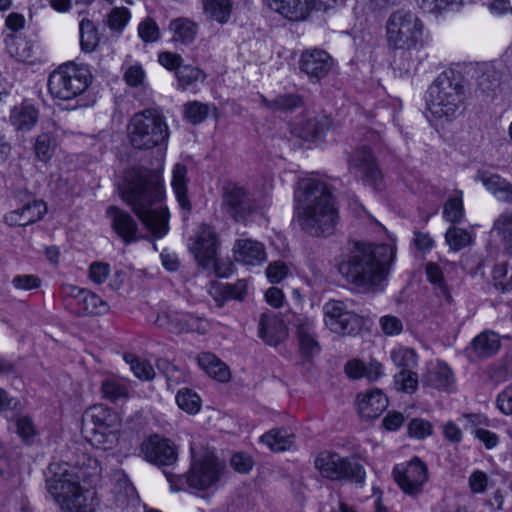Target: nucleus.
Listing matches in <instances>:
<instances>
[{"mask_svg":"<svg viewBox=\"0 0 512 512\" xmlns=\"http://www.w3.org/2000/svg\"><path fill=\"white\" fill-rule=\"evenodd\" d=\"M119 193L154 237L162 238L167 234L169 211L162 204L165 193L158 172L143 166L127 170L119 186Z\"/></svg>","mask_w":512,"mask_h":512,"instance_id":"obj_1","label":"nucleus"},{"mask_svg":"<svg viewBox=\"0 0 512 512\" xmlns=\"http://www.w3.org/2000/svg\"><path fill=\"white\" fill-rule=\"evenodd\" d=\"M298 221L301 228L312 236H328L335 229L338 210L331 187L315 178L297 182L294 191Z\"/></svg>","mask_w":512,"mask_h":512,"instance_id":"obj_2","label":"nucleus"},{"mask_svg":"<svg viewBox=\"0 0 512 512\" xmlns=\"http://www.w3.org/2000/svg\"><path fill=\"white\" fill-rule=\"evenodd\" d=\"M339 272L357 288L372 290L384 280V245L355 241Z\"/></svg>","mask_w":512,"mask_h":512,"instance_id":"obj_3","label":"nucleus"},{"mask_svg":"<svg viewBox=\"0 0 512 512\" xmlns=\"http://www.w3.org/2000/svg\"><path fill=\"white\" fill-rule=\"evenodd\" d=\"M51 475L46 478V489L62 512H94L95 492L80 485L79 474L51 464Z\"/></svg>","mask_w":512,"mask_h":512,"instance_id":"obj_4","label":"nucleus"},{"mask_svg":"<svg viewBox=\"0 0 512 512\" xmlns=\"http://www.w3.org/2000/svg\"><path fill=\"white\" fill-rule=\"evenodd\" d=\"M464 103L462 80L453 72L441 73L429 88L427 108L438 119L451 120L460 114Z\"/></svg>","mask_w":512,"mask_h":512,"instance_id":"obj_5","label":"nucleus"},{"mask_svg":"<svg viewBox=\"0 0 512 512\" xmlns=\"http://www.w3.org/2000/svg\"><path fill=\"white\" fill-rule=\"evenodd\" d=\"M120 426L118 414L102 404L91 406L83 414L82 431L98 449L109 450L117 445Z\"/></svg>","mask_w":512,"mask_h":512,"instance_id":"obj_6","label":"nucleus"},{"mask_svg":"<svg viewBox=\"0 0 512 512\" xmlns=\"http://www.w3.org/2000/svg\"><path fill=\"white\" fill-rule=\"evenodd\" d=\"M424 24L413 12L398 9L386 21V46L405 55L423 42Z\"/></svg>","mask_w":512,"mask_h":512,"instance_id":"obj_7","label":"nucleus"},{"mask_svg":"<svg viewBox=\"0 0 512 512\" xmlns=\"http://www.w3.org/2000/svg\"><path fill=\"white\" fill-rule=\"evenodd\" d=\"M127 129L129 140L137 149H152L165 144L169 138L166 119L154 108L134 114Z\"/></svg>","mask_w":512,"mask_h":512,"instance_id":"obj_8","label":"nucleus"},{"mask_svg":"<svg viewBox=\"0 0 512 512\" xmlns=\"http://www.w3.org/2000/svg\"><path fill=\"white\" fill-rule=\"evenodd\" d=\"M91 82L92 74L88 66L68 62L49 75L47 86L52 97L71 100L85 92Z\"/></svg>","mask_w":512,"mask_h":512,"instance_id":"obj_9","label":"nucleus"},{"mask_svg":"<svg viewBox=\"0 0 512 512\" xmlns=\"http://www.w3.org/2000/svg\"><path fill=\"white\" fill-rule=\"evenodd\" d=\"M224 469L225 464L222 461L213 454L206 453L202 458L193 460L186 476L170 473H165V475L173 491H179L181 489L177 483L182 482L183 479H185L189 487L205 490L219 481Z\"/></svg>","mask_w":512,"mask_h":512,"instance_id":"obj_10","label":"nucleus"},{"mask_svg":"<svg viewBox=\"0 0 512 512\" xmlns=\"http://www.w3.org/2000/svg\"><path fill=\"white\" fill-rule=\"evenodd\" d=\"M320 474L330 480H347L362 484L365 479L363 467L353 458L341 457L337 453L322 452L315 459Z\"/></svg>","mask_w":512,"mask_h":512,"instance_id":"obj_11","label":"nucleus"},{"mask_svg":"<svg viewBox=\"0 0 512 512\" xmlns=\"http://www.w3.org/2000/svg\"><path fill=\"white\" fill-rule=\"evenodd\" d=\"M222 210L236 222H245L257 209L253 194L235 182H227L222 187Z\"/></svg>","mask_w":512,"mask_h":512,"instance_id":"obj_12","label":"nucleus"},{"mask_svg":"<svg viewBox=\"0 0 512 512\" xmlns=\"http://www.w3.org/2000/svg\"><path fill=\"white\" fill-rule=\"evenodd\" d=\"M218 246L219 241L215 230L207 224H201L189 249L200 266L205 269L214 267L218 276L225 277L226 274L220 270L216 261Z\"/></svg>","mask_w":512,"mask_h":512,"instance_id":"obj_13","label":"nucleus"},{"mask_svg":"<svg viewBox=\"0 0 512 512\" xmlns=\"http://www.w3.org/2000/svg\"><path fill=\"white\" fill-rule=\"evenodd\" d=\"M323 312L325 325L333 333L352 335L361 328V318L348 310L345 303L340 300L328 301L323 307Z\"/></svg>","mask_w":512,"mask_h":512,"instance_id":"obj_14","label":"nucleus"},{"mask_svg":"<svg viewBox=\"0 0 512 512\" xmlns=\"http://www.w3.org/2000/svg\"><path fill=\"white\" fill-rule=\"evenodd\" d=\"M392 475L405 494L416 495L422 491L428 480V469L422 460L414 457L409 462L397 464Z\"/></svg>","mask_w":512,"mask_h":512,"instance_id":"obj_15","label":"nucleus"},{"mask_svg":"<svg viewBox=\"0 0 512 512\" xmlns=\"http://www.w3.org/2000/svg\"><path fill=\"white\" fill-rule=\"evenodd\" d=\"M155 324L171 333L180 334L188 332L204 333L206 330L203 318L191 313L178 311L171 307L158 313Z\"/></svg>","mask_w":512,"mask_h":512,"instance_id":"obj_16","label":"nucleus"},{"mask_svg":"<svg viewBox=\"0 0 512 512\" xmlns=\"http://www.w3.org/2000/svg\"><path fill=\"white\" fill-rule=\"evenodd\" d=\"M349 170L359 175L366 185L381 190L382 171L371 151L362 147L353 151L348 158Z\"/></svg>","mask_w":512,"mask_h":512,"instance_id":"obj_17","label":"nucleus"},{"mask_svg":"<svg viewBox=\"0 0 512 512\" xmlns=\"http://www.w3.org/2000/svg\"><path fill=\"white\" fill-rule=\"evenodd\" d=\"M268 6L290 20H304L312 10H327L337 0H266Z\"/></svg>","mask_w":512,"mask_h":512,"instance_id":"obj_18","label":"nucleus"},{"mask_svg":"<svg viewBox=\"0 0 512 512\" xmlns=\"http://www.w3.org/2000/svg\"><path fill=\"white\" fill-rule=\"evenodd\" d=\"M142 452L149 462L157 466H170L178 457L176 446L158 435L151 436L142 444Z\"/></svg>","mask_w":512,"mask_h":512,"instance_id":"obj_19","label":"nucleus"},{"mask_svg":"<svg viewBox=\"0 0 512 512\" xmlns=\"http://www.w3.org/2000/svg\"><path fill=\"white\" fill-rule=\"evenodd\" d=\"M106 216L110 221V227L125 244H131L139 240L138 224L127 211L110 205L106 209Z\"/></svg>","mask_w":512,"mask_h":512,"instance_id":"obj_20","label":"nucleus"},{"mask_svg":"<svg viewBox=\"0 0 512 512\" xmlns=\"http://www.w3.org/2000/svg\"><path fill=\"white\" fill-rule=\"evenodd\" d=\"M333 66L331 56L324 50L313 49L301 55L300 68L311 81L326 77Z\"/></svg>","mask_w":512,"mask_h":512,"instance_id":"obj_21","label":"nucleus"},{"mask_svg":"<svg viewBox=\"0 0 512 512\" xmlns=\"http://www.w3.org/2000/svg\"><path fill=\"white\" fill-rule=\"evenodd\" d=\"M113 489L115 505L126 512H134L140 506V498L133 484L123 472H116L113 475Z\"/></svg>","mask_w":512,"mask_h":512,"instance_id":"obj_22","label":"nucleus"},{"mask_svg":"<svg viewBox=\"0 0 512 512\" xmlns=\"http://www.w3.org/2000/svg\"><path fill=\"white\" fill-rule=\"evenodd\" d=\"M456 379L452 369L444 362L429 364L422 374V384L438 391L451 392Z\"/></svg>","mask_w":512,"mask_h":512,"instance_id":"obj_23","label":"nucleus"},{"mask_svg":"<svg viewBox=\"0 0 512 512\" xmlns=\"http://www.w3.org/2000/svg\"><path fill=\"white\" fill-rule=\"evenodd\" d=\"M28 199L22 207L15 209L6 215V222L13 226H27L33 224L44 216L47 211L46 205L41 200H36L27 195Z\"/></svg>","mask_w":512,"mask_h":512,"instance_id":"obj_24","label":"nucleus"},{"mask_svg":"<svg viewBox=\"0 0 512 512\" xmlns=\"http://www.w3.org/2000/svg\"><path fill=\"white\" fill-rule=\"evenodd\" d=\"M259 337L270 346H277L287 338L284 321L275 314L263 313L259 320Z\"/></svg>","mask_w":512,"mask_h":512,"instance_id":"obj_25","label":"nucleus"},{"mask_svg":"<svg viewBox=\"0 0 512 512\" xmlns=\"http://www.w3.org/2000/svg\"><path fill=\"white\" fill-rule=\"evenodd\" d=\"M477 179L497 200L506 203L512 202V183L507 179L488 171L478 172Z\"/></svg>","mask_w":512,"mask_h":512,"instance_id":"obj_26","label":"nucleus"},{"mask_svg":"<svg viewBox=\"0 0 512 512\" xmlns=\"http://www.w3.org/2000/svg\"><path fill=\"white\" fill-rule=\"evenodd\" d=\"M358 412L363 419L374 420L384 412L383 392L373 389L357 396Z\"/></svg>","mask_w":512,"mask_h":512,"instance_id":"obj_27","label":"nucleus"},{"mask_svg":"<svg viewBox=\"0 0 512 512\" xmlns=\"http://www.w3.org/2000/svg\"><path fill=\"white\" fill-rule=\"evenodd\" d=\"M237 261L247 265H257L266 259L264 245L251 239H240L234 246Z\"/></svg>","mask_w":512,"mask_h":512,"instance_id":"obj_28","label":"nucleus"},{"mask_svg":"<svg viewBox=\"0 0 512 512\" xmlns=\"http://www.w3.org/2000/svg\"><path fill=\"white\" fill-rule=\"evenodd\" d=\"M331 121L326 116L309 117L297 122L294 133L307 141H313L322 136L330 127Z\"/></svg>","mask_w":512,"mask_h":512,"instance_id":"obj_29","label":"nucleus"},{"mask_svg":"<svg viewBox=\"0 0 512 512\" xmlns=\"http://www.w3.org/2000/svg\"><path fill=\"white\" fill-rule=\"evenodd\" d=\"M39 111L31 103L26 101L15 106L10 113V121L12 125L21 131L31 130L38 122Z\"/></svg>","mask_w":512,"mask_h":512,"instance_id":"obj_30","label":"nucleus"},{"mask_svg":"<svg viewBox=\"0 0 512 512\" xmlns=\"http://www.w3.org/2000/svg\"><path fill=\"white\" fill-rule=\"evenodd\" d=\"M206 19L220 25L227 24L232 16L233 0H201Z\"/></svg>","mask_w":512,"mask_h":512,"instance_id":"obj_31","label":"nucleus"},{"mask_svg":"<svg viewBox=\"0 0 512 512\" xmlns=\"http://www.w3.org/2000/svg\"><path fill=\"white\" fill-rule=\"evenodd\" d=\"M197 363L208 376L219 382H227L230 379L228 366L212 353H200L197 356Z\"/></svg>","mask_w":512,"mask_h":512,"instance_id":"obj_32","label":"nucleus"},{"mask_svg":"<svg viewBox=\"0 0 512 512\" xmlns=\"http://www.w3.org/2000/svg\"><path fill=\"white\" fill-rule=\"evenodd\" d=\"M382 364L376 360H371L368 365L358 359H353L345 364V373L349 378L359 379L367 378L369 381L376 380L381 375Z\"/></svg>","mask_w":512,"mask_h":512,"instance_id":"obj_33","label":"nucleus"},{"mask_svg":"<svg viewBox=\"0 0 512 512\" xmlns=\"http://www.w3.org/2000/svg\"><path fill=\"white\" fill-rule=\"evenodd\" d=\"M188 181L186 166L181 163H177L172 170L171 184L179 205L187 212L191 210V204L187 196Z\"/></svg>","mask_w":512,"mask_h":512,"instance_id":"obj_34","label":"nucleus"},{"mask_svg":"<svg viewBox=\"0 0 512 512\" xmlns=\"http://www.w3.org/2000/svg\"><path fill=\"white\" fill-rule=\"evenodd\" d=\"M261 442L272 451L282 452L290 450L295 443V436L286 429H272L261 436Z\"/></svg>","mask_w":512,"mask_h":512,"instance_id":"obj_35","label":"nucleus"},{"mask_svg":"<svg viewBox=\"0 0 512 512\" xmlns=\"http://www.w3.org/2000/svg\"><path fill=\"white\" fill-rule=\"evenodd\" d=\"M261 104L274 112H292L303 105V99L298 94H282L270 100L260 96Z\"/></svg>","mask_w":512,"mask_h":512,"instance_id":"obj_36","label":"nucleus"},{"mask_svg":"<svg viewBox=\"0 0 512 512\" xmlns=\"http://www.w3.org/2000/svg\"><path fill=\"white\" fill-rule=\"evenodd\" d=\"M109 308L106 301L101 299L97 294L86 290L79 305L75 308V313L79 316L103 315L109 311Z\"/></svg>","mask_w":512,"mask_h":512,"instance_id":"obj_37","label":"nucleus"},{"mask_svg":"<svg viewBox=\"0 0 512 512\" xmlns=\"http://www.w3.org/2000/svg\"><path fill=\"white\" fill-rule=\"evenodd\" d=\"M472 346L479 357L487 358L498 352L500 338L496 333L486 331L474 338Z\"/></svg>","mask_w":512,"mask_h":512,"instance_id":"obj_38","label":"nucleus"},{"mask_svg":"<svg viewBox=\"0 0 512 512\" xmlns=\"http://www.w3.org/2000/svg\"><path fill=\"white\" fill-rule=\"evenodd\" d=\"M169 28L173 31V41L175 42L190 44L196 37L197 25L188 19L173 20Z\"/></svg>","mask_w":512,"mask_h":512,"instance_id":"obj_39","label":"nucleus"},{"mask_svg":"<svg viewBox=\"0 0 512 512\" xmlns=\"http://www.w3.org/2000/svg\"><path fill=\"white\" fill-rule=\"evenodd\" d=\"M57 147L56 137L51 132H42L34 142V153L37 160L47 163Z\"/></svg>","mask_w":512,"mask_h":512,"instance_id":"obj_40","label":"nucleus"},{"mask_svg":"<svg viewBox=\"0 0 512 512\" xmlns=\"http://www.w3.org/2000/svg\"><path fill=\"white\" fill-rule=\"evenodd\" d=\"M80 45L84 52H92L99 43V34L94 23L89 19H83L79 25Z\"/></svg>","mask_w":512,"mask_h":512,"instance_id":"obj_41","label":"nucleus"},{"mask_svg":"<svg viewBox=\"0 0 512 512\" xmlns=\"http://www.w3.org/2000/svg\"><path fill=\"white\" fill-rule=\"evenodd\" d=\"M393 385L397 391L413 394L418 389V374L411 369L400 370L393 377Z\"/></svg>","mask_w":512,"mask_h":512,"instance_id":"obj_42","label":"nucleus"},{"mask_svg":"<svg viewBox=\"0 0 512 512\" xmlns=\"http://www.w3.org/2000/svg\"><path fill=\"white\" fill-rule=\"evenodd\" d=\"M101 392L103 398L113 403L122 399H127L129 396L127 386L113 378H107L102 382Z\"/></svg>","mask_w":512,"mask_h":512,"instance_id":"obj_43","label":"nucleus"},{"mask_svg":"<svg viewBox=\"0 0 512 512\" xmlns=\"http://www.w3.org/2000/svg\"><path fill=\"white\" fill-rule=\"evenodd\" d=\"M391 361L400 370L412 369L418 363V356L414 349L398 347L391 351Z\"/></svg>","mask_w":512,"mask_h":512,"instance_id":"obj_44","label":"nucleus"},{"mask_svg":"<svg viewBox=\"0 0 512 512\" xmlns=\"http://www.w3.org/2000/svg\"><path fill=\"white\" fill-rule=\"evenodd\" d=\"M444 218L449 222H458L464 215L462 192L454 191L446 201L443 209Z\"/></svg>","mask_w":512,"mask_h":512,"instance_id":"obj_45","label":"nucleus"},{"mask_svg":"<svg viewBox=\"0 0 512 512\" xmlns=\"http://www.w3.org/2000/svg\"><path fill=\"white\" fill-rule=\"evenodd\" d=\"M176 402L180 409L189 414H196L201 408L200 397L188 388H183L178 391Z\"/></svg>","mask_w":512,"mask_h":512,"instance_id":"obj_46","label":"nucleus"},{"mask_svg":"<svg viewBox=\"0 0 512 512\" xmlns=\"http://www.w3.org/2000/svg\"><path fill=\"white\" fill-rule=\"evenodd\" d=\"M445 240L453 251H459L472 243V236L462 228L451 227L445 234Z\"/></svg>","mask_w":512,"mask_h":512,"instance_id":"obj_47","label":"nucleus"},{"mask_svg":"<svg viewBox=\"0 0 512 512\" xmlns=\"http://www.w3.org/2000/svg\"><path fill=\"white\" fill-rule=\"evenodd\" d=\"M184 116L193 125L202 123L210 112L208 104L199 101H189L184 105Z\"/></svg>","mask_w":512,"mask_h":512,"instance_id":"obj_48","label":"nucleus"},{"mask_svg":"<svg viewBox=\"0 0 512 512\" xmlns=\"http://www.w3.org/2000/svg\"><path fill=\"white\" fill-rule=\"evenodd\" d=\"M124 360L130 365L134 375L142 380H151L155 376L152 365L146 361L137 358L132 354L124 355Z\"/></svg>","mask_w":512,"mask_h":512,"instance_id":"obj_49","label":"nucleus"},{"mask_svg":"<svg viewBox=\"0 0 512 512\" xmlns=\"http://www.w3.org/2000/svg\"><path fill=\"white\" fill-rule=\"evenodd\" d=\"M490 380L501 383L512 377V357H506L491 365L488 369Z\"/></svg>","mask_w":512,"mask_h":512,"instance_id":"obj_50","label":"nucleus"},{"mask_svg":"<svg viewBox=\"0 0 512 512\" xmlns=\"http://www.w3.org/2000/svg\"><path fill=\"white\" fill-rule=\"evenodd\" d=\"M80 471V478H98L101 474V466L96 458L83 454L76 462Z\"/></svg>","mask_w":512,"mask_h":512,"instance_id":"obj_51","label":"nucleus"},{"mask_svg":"<svg viewBox=\"0 0 512 512\" xmlns=\"http://www.w3.org/2000/svg\"><path fill=\"white\" fill-rule=\"evenodd\" d=\"M247 293V283L245 280H238L233 285H225L222 290V298H216L218 307L224 305V301L227 299L242 300Z\"/></svg>","mask_w":512,"mask_h":512,"instance_id":"obj_52","label":"nucleus"},{"mask_svg":"<svg viewBox=\"0 0 512 512\" xmlns=\"http://www.w3.org/2000/svg\"><path fill=\"white\" fill-rule=\"evenodd\" d=\"M130 19V12L125 7L113 8L107 16L106 23L108 27L117 32H121Z\"/></svg>","mask_w":512,"mask_h":512,"instance_id":"obj_53","label":"nucleus"},{"mask_svg":"<svg viewBox=\"0 0 512 512\" xmlns=\"http://www.w3.org/2000/svg\"><path fill=\"white\" fill-rule=\"evenodd\" d=\"M182 87L189 86L198 80L204 79V73L197 67L181 64L175 72Z\"/></svg>","mask_w":512,"mask_h":512,"instance_id":"obj_54","label":"nucleus"},{"mask_svg":"<svg viewBox=\"0 0 512 512\" xmlns=\"http://www.w3.org/2000/svg\"><path fill=\"white\" fill-rule=\"evenodd\" d=\"M432 432V424L429 421L421 418L412 419L407 426L408 435L418 440L429 437Z\"/></svg>","mask_w":512,"mask_h":512,"instance_id":"obj_55","label":"nucleus"},{"mask_svg":"<svg viewBox=\"0 0 512 512\" xmlns=\"http://www.w3.org/2000/svg\"><path fill=\"white\" fill-rule=\"evenodd\" d=\"M286 321L296 329L298 338L315 334L313 321L305 315L292 314Z\"/></svg>","mask_w":512,"mask_h":512,"instance_id":"obj_56","label":"nucleus"},{"mask_svg":"<svg viewBox=\"0 0 512 512\" xmlns=\"http://www.w3.org/2000/svg\"><path fill=\"white\" fill-rule=\"evenodd\" d=\"M493 231L512 246V214H503L494 222Z\"/></svg>","mask_w":512,"mask_h":512,"instance_id":"obj_57","label":"nucleus"},{"mask_svg":"<svg viewBox=\"0 0 512 512\" xmlns=\"http://www.w3.org/2000/svg\"><path fill=\"white\" fill-rule=\"evenodd\" d=\"M138 34L144 42H155L160 37L158 25L152 18H146L139 24Z\"/></svg>","mask_w":512,"mask_h":512,"instance_id":"obj_58","label":"nucleus"},{"mask_svg":"<svg viewBox=\"0 0 512 512\" xmlns=\"http://www.w3.org/2000/svg\"><path fill=\"white\" fill-rule=\"evenodd\" d=\"M15 427L17 434L27 443L36 435L34 423L27 416H18L15 419Z\"/></svg>","mask_w":512,"mask_h":512,"instance_id":"obj_59","label":"nucleus"},{"mask_svg":"<svg viewBox=\"0 0 512 512\" xmlns=\"http://www.w3.org/2000/svg\"><path fill=\"white\" fill-rule=\"evenodd\" d=\"M423 4L428 12L439 13L461 7L464 4V0H423Z\"/></svg>","mask_w":512,"mask_h":512,"instance_id":"obj_60","label":"nucleus"},{"mask_svg":"<svg viewBox=\"0 0 512 512\" xmlns=\"http://www.w3.org/2000/svg\"><path fill=\"white\" fill-rule=\"evenodd\" d=\"M12 285L18 290H33L41 286V279L32 274L17 275L12 280Z\"/></svg>","mask_w":512,"mask_h":512,"instance_id":"obj_61","label":"nucleus"},{"mask_svg":"<svg viewBox=\"0 0 512 512\" xmlns=\"http://www.w3.org/2000/svg\"><path fill=\"white\" fill-rule=\"evenodd\" d=\"M488 476L486 473L480 470L472 472L468 478V485L470 491L475 494L484 493L488 486Z\"/></svg>","mask_w":512,"mask_h":512,"instance_id":"obj_62","label":"nucleus"},{"mask_svg":"<svg viewBox=\"0 0 512 512\" xmlns=\"http://www.w3.org/2000/svg\"><path fill=\"white\" fill-rule=\"evenodd\" d=\"M145 78V72L140 65H131L124 73V80L131 87L140 86Z\"/></svg>","mask_w":512,"mask_h":512,"instance_id":"obj_63","label":"nucleus"},{"mask_svg":"<svg viewBox=\"0 0 512 512\" xmlns=\"http://www.w3.org/2000/svg\"><path fill=\"white\" fill-rule=\"evenodd\" d=\"M496 405L503 414L512 415V384L498 394Z\"/></svg>","mask_w":512,"mask_h":512,"instance_id":"obj_64","label":"nucleus"}]
</instances>
